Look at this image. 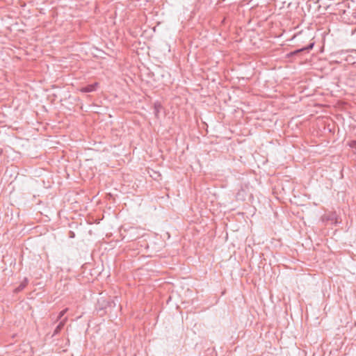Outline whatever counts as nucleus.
I'll use <instances>...</instances> for the list:
<instances>
[{"label":"nucleus","instance_id":"1a4fd4ad","mask_svg":"<svg viewBox=\"0 0 356 356\" xmlns=\"http://www.w3.org/2000/svg\"><path fill=\"white\" fill-rule=\"evenodd\" d=\"M336 219L335 213H331L330 215L324 216L323 220L326 221H334Z\"/></svg>","mask_w":356,"mask_h":356},{"label":"nucleus","instance_id":"f03ea898","mask_svg":"<svg viewBox=\"0 0 356 356\" xmlns=\"http://www.w3.org/2000/svg\"><path fill=\"white\" fill-rule=\"evenodd\" d=\"M314 46V42H310L308 45H307L305 47H303L302 48L296 49L293 51L288 53L286 54V58H293L295 56H300V55L305 54V53H309V51L313 49Z\"/></svg>","mask_w":356,"mask_h":356},{"label":"nucleus","instance_id":"0eeeda50","mask_svg":"<svg viewBox=\"0 0 356 356\" xmlns=\"http://www.w3.org/2000/svg\"><path fill=\"white\" fill-rule=\"evenodd\" d=\"M67 321V318L65 317L59 322L58 325L56 327V328L54 331L53 336H55V335L58 334V333H60V332L63 330V327L65 326Z\"/></svg>","mask_w":356,"mask_h":356},{"label":"nucleus","instance_id":"9b49d317","mask_svg":"<svg viewBox=\"0 0 356 356\" xmlns=\"http://www.w3.org/2000/svg\"><path fill=\"white\" fill-rule=\"evenodd\" d=\"M349 145L350 147L356 149V140L350 141Z\"/></svg>","mask_w":356,"mask_h":356},{"label":"nucleus","instance_id":"423d86ee","mask_svg":"<svg viewBox=\"0 0 356 356\" xmlns=\"http://www.w3.org/2000/svg\"><path fill=\"white\" fill-rule=\"evenodd\" d=\"M29 284V279L24 277L20 284L13 290L14 293H18L24 290Z\"/></svg>","mask_w":356,"mask_h":356},{"label":"nucleus","instance_id":"9d476101","mask_svg":"<svg viewBox=\"0 0 356 356\" xmlns=\"http://www.w3.org/2000/svg\"><path fill=\"white\" fill-rule=\"evenodd\" d=\"M67 308L65 309H63L62 311H60L58 315V317H57V321H61L62 319V317L65 314V313L67 312Z\"/></svg>","mask_w":356,"mask_h":356},{"label":"nucleus","instance_id":"f257e3e1","mask_svg":"<svg viewBox=\"0 0 356 356\" xmlns=\"http://www.w3.org/2000/svg\"><path fill=\"white\" fill-rule=\"evenodd\" d=\"M119 303V300L117 296L111 298V297L107 298H102L98 300L99 311H102L104 313H106L108 309L111 310L114 308L117 304Z\"/></svg>","mask_w":356,"mask_h":356},{"label":"nucleus","instance_id":"20e7f679","mask_svg":"<svg viewBox=\"0 0 356 356\" xmlns=\"http://www.w3.org/2000/svg\"><path fill=\"white\" fill-rule=\"evenodd\" d=\"M341 54L343 56V59L348 64L354 65L356 63V50H353L350 53L342 51Z\"/></svg>","mask_w":356,"mask_h":356},{"label":"nucleus","instance_id":"6e6552de","mask_svg":"<svg viewBox=\"0 0 356 356\" xmlns=\"http://www.w3.org/2000/svg\"><path fill=\"white\" fill-rule=\"evenodd\" d=\"M162 106L160 102H156L154 104V113L156 117H158L160 110L161 109Z\"/></svg>","mask_w":356,"mask_h":356},{"label":"nucleus","instance_id":"7ed1b4c3","mask_svg":"<svg viewBox=\"0 0 356 356\" xmlns=\"http://www.w3.org/2000/svg\"><path fill=\"white\" fill-rule=\"evenodd\" d=\"M124 232L125 234L123 236V239L127 240L128 242L136 241L140 236L138 229L135 227H131L129 229L125 230Z\"/></svg>","mask_w":356,"mask_h":356},{"label":"nucleus","instance_id":"39448f33","mask_svg":"<svg viewBox=\"0 0 356 356\" xmlns=\"http://www.w3.org/2000/svg\"><path fill=\"white\" fill-rule=\"evenodd\" d=\"M99 83L95 82L92 84H88L80 88V91L83 93L91 92L97 90Z\"/></svg>","mask_w":356,"mask_h":356}]
</instances>
